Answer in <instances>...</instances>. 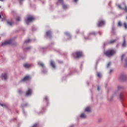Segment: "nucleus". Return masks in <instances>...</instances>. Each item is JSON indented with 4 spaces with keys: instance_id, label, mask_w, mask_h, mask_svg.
I'll use <instances>...</instances> for the list:
<instances>
[{
    "instance_id": "obj_41",
    "label": "nucleus",
    "mask_w": 127,
    "mask_h": 127,
    "mask_svg": "<svg viewBox=\"0 0 127 127\" xmlns=\"http://www.w3.org/2000/svg\"><path fill=\"white\" fill-rule=\"evenodd\" d=\"M126 19H127V18H126Z\"/></svg>"
},
{
    "instance_id": "obj_25",
    "label": "nucleus",
    "mask_w": 127,
    "mask_h": 127,
    "mask_svg": "<svg viewBox=\"0 0 127 127\" xmlns=\"http://www.w3.org/2000/svg\"><path fill=\"white\" fill-rule=\"evenodd\" d=\"M97 77L100 78L101 77V74L100 73H97Z\"/></svg>"
},
{
    "instance_id": "obj_28",
    "label": "nucleus",
    "mask_w": 127,
    "mask_h": 127,
    "mask_svg": "<svg viewBox=\"0 0 127 127\" xmlns=\"http://www.w3.org/2000/svg\"><path fill=\"white\" fill-rule=\"evenodd\" d=\"M30 41H31V40H30V39H28V40H26V41H25V43H27L30 42Z\"/></svg>"
},
{
    "instance_id": "obj_6",
    "label": "nucleus",
    "mask_w": 127,
    "mask_h": 127,
    "mask_svg": "<svg viewBox=\"0 0 127 127\" xmlns=\"http://www.w3.org/2000/svg\"><path fill=\"white\" fill-rule=\"evenodd\" d=\"M125 59V66L127 67V57H126V55L124 54L122 56L121 60L123 61Z\"/></svg>"
},
{
    "instance_id": "obj_23",
    "label": "nucleus",
    "mask_w": 127,
    "mask_h": 127,
    "mask_svg": "<svg viewBox=\"0 0 127 127\" xmlns=\"http://www.w3.org/2000/svg\"><path fill=\"white\" fill-rule=\"evenodd\" d=\"M120 99L123 100V95L122 93L120 94Z\"/></svg>"
},
{
    "instance_id": "obj_21",
    "label": "nucleus",
    "mask_w": 127,
    "mask_h": 127,
    "mask_svg": "<svg viewBox=\"0 0 127 127\" xmlns=\"http://www.w3.org/2000/svg\"><path fill=\"white\" fill-rule=\"evenodd\" d=\"M118 25L119 26L121 27V26H122L123 25H122V23L121 21H119L118 23Z\"/></svg>"
},
{
    "instance_id": "obj_27",
    "label": "nucleus",
    "mask_w": 127,
    "mask_h": 127,
    "mask_svg": "<svg viewBox=\"0 0 127 127\" xmlns=\"http://www.w3.org/2000/svg\"><path fill=\"white\" fill-rule=\"evenodd\" d=\"M21 20V18L20 17L18 16L16 18V21H19Z\"/></svg>"
},
{
    "instance_id": "obj_11",
    "label": "nucleus",
    "mask_w": 127,
    "mask_h": 127,
    "mask_svg": "<svg viewBox=\"0 0 127 127\" xmlns=\"http://www.w3.org/2000/svg\"><path fill=\"white\" fill-rule=\"evenodd\" d=\"M1 77L2 80L6 81V80L7 79V75L6 73H3Z\"/></svg>"
},
{
    "instance_id": "obj_36",
    "label": "nucleus",
    "mask_w": 127,
    "mask_h": 127,
    "mask_svg": "<svg viewBox=\"0 0 127 127\" xmlns=\"http://www.w3.org/2000/svg\"><path fill=\"white\" fill-rule=\"evenodd\" d=\"M45 100H46V101H47L48 98H47V97H46V98H45Z\"/></svg>"
},
{
    "instance_id": "obj_34",
    "label": "nucleus",
    "mask_w": 127,
    "mask_h": 127,
    "mask_svg": "<svg viewBox=\"0 0 127 127\" xmlns=\"http://www.w3.org/2000/svg\"><path fill=\"white\" fill-rule=\"evenodd\" d=\"M74 0V2H77L78 1V0Z\"/></svg>"
},
{
    "instance_id": "obj_19",
    "label": "nucleus",
    "mask_w": 127,
    "mask_h": 127,
    "mask_svg": "<svg viewBox=\"0 0 127 127\" xmlns=\"http://www.w3.org/2000/svg\"><path fill=\"white\" fill-rule=\"evenodd\" d=\"M7 23L9 25H11L12 26L13 24V22H11V21H7Z\"/></svg>"
},
{
    "instance_id": "obj_3",
    "label": "nucleus",
    "mask_w": 127,
    "mask_h": 127,
    "mask_svg": "<svg viewBox=\"0 0 127 127\" xmlns=\"http://www.w3.org/2000/svg\"><path fill=\"white\" fill-rule=\"evenodd\" d=\"M119 80H120V81H127V75L125 74L120 75Z\"/></svg>"
},
{
    "instance_id": "obj_5",
    "label": "nucleus",
    "mask_w": 127,
    "mask_h": 127,
    "mask_svg": "<svg viewBox=\"0 0 127 127\" xmlns=\"http://www.w3.org/2000/svg\"><path fill=\"white\" fill-rule=\"evenodd\" d=\"M34 19L35 18L33 16H29L28 18L26 20L27 24H28L30 22H32L33 20H34Z\"/></svg>"
},
{
    "instance_id": "obj_12",
    "label": "nucleus",
    "mask_w": 127,
    "mask_h": 127,
    "mask_svg": "<svg viewBox=\"0 0 127 127\" xmlns=\"http://www.w3.org/2000/svg\"><path fill=\"white\" fill-rule=\"evenodd\" d=\"M32 94V89L31 88H29L28 90L26 92V96H30Z\"/></svg>"
},
{
    "instance_id": "obj_29",
    "label": "nucleus",
    "mask_w": 127,
    "mask_h": 127,
    "mask_svg": "<svg viewBox=\"0 0 127 127\" xmlns=\"http://www.w3.org/2000/svg\"><path fill=\"white\" fill-rule=\"evenodd\" d=\"M0 106H1V107H5V108H6L7 106L5 104H0Z\"/></svg>"
},
{
    "instance_id": "obj_9",
    "label": "nucleus",
    "mask_w": 127,
    "mask_h": 127,
    "mask_svg": "<svg viewBox=\"0 0 127 127\" xmlns=\"http://www.w3.org/2000/svg\"><path fill=\"white\" fill-rule=\"evenodd\" d=\"M59 2L63 4V8L65 9L67 8V6L66 4H63L64 3L63 0H59Z\"/></svg>"
},
{
    "instance_id": "obj_4",
    "label": "nucleus",
    "mask_w": 127,
    "mask_h": 127,
    "mask_svg": "<svg viewBox=\"0 0 127 127\" xmlns=\"http://www.w3.org/2000/svg\"><path fill=\"white\" fill-rule=\"evenodd\" d=\"M13 41L12 40H8L4 42L3 43H2L1 46H5L7 45H13Z\"/></svg>"
},
{
    "instance_id": "obj_31",
    "label": "nucleus",
    "mask_w": 127,
    "mask_h": 127,
    "mask_svg": "<svg viewBox=\"0 0 127 127\" xmlns=\"http://www.w3.org/2000/svg\"><path fill=\"white\" fill-rule=\"evenodd\" d=\"M118 90H120V89H123V87H122L121 86H118Z\"/></svg>"
},
{
    "instance_id": "obj_35",
    "label": "nucleus",
    "mask_w": 127,
    "mask_h": 127,
    "mask_svg": "<svg viewBox=\"0 0 127 127\" xmlns=\"http://www.w3.org/2000/svg\"><path fill=\"white\" fill-rule=\"evenodd\" d=\"M23 0H19V1H20V2H21Z\"/></svg>"
},
{
    "instance_id": "obj_13",
    "label": "nucleus",
    "mask_w": 127,
    "mask_h": 127,
    "mask_svg": "<svg viewBox=\"0 0 127 127\" xmlns=\"http://www.w3.org/2000/svg\"><path fill=\"white\" fill-rule=\"evenodd\" d=\"M85 112L87 113H90V112H91V108L89 107H87L85 108Z\"/></svg>"
},
{
    "instance_id": "obj_20",
    "label": "nucleus",
    "mask_w": 127,
    "mask_h": 127,
    "mask_svg": "<svg viewBox=\"0 0 127 127\" xmlns=\"http://www.w3.org/2000/svg\"><path fill=\"white\" fill-rule=\"evenodd\" d=\"M38 64H39L40 65H41L42 67H44L45 66L44 64L42 63H41V62H39V63H38Z\"/></svg>"
},
{
    "instance_id": "obj_26",
    "label": "nucleus",
    "mask_w": 127,
    "mask_h": 127,
    "mask_svg": "<svg viewBox=\"0 0 127 127\" xmlns=\"http://www.w3.org/2000/svg\"><path fill=\"white\" fill-rule=\"evenodd\" d=\"M38 124H35L32 127H38Z\"/></svg>"
},
{
    "instance_id": "obj_32",
    "label": "nucleus",
    "mask_w": 127,
    "mask_h": 127,
    "mask_svg": "<svg viewBox=\"0 0 127 127\" xmlns=\"http://www.w3.org/2000/svg\"><path fill=\"white\" fill-rule=\"evenodd\" d=\"M18 93H19V94H21L22 93V91H21V90H18Z\"/></svg>"
},
{
    "instance_id": "obj_37",
    "label": "nucleus",
    "mask_w": 127,
    "mask_h": 127,
    "mask_svg": "<svg viewBox=\"0 0 127 127\" xmlns=\"http://www.w3.org/2000/svg\"><path fill=\"white\" fill-rule=\"evenodd\" d=\"M112 71H113V70H110V73H111Z\"/></svg>"
},
{
    "instance_id": "obj_14",
    "label": "nucleus",
    "mask_w": 127,
    "mask_h": 127,
    "mask_svg": "<svg viewBox=\"0 0 127 127\" xmlns=\"http://www.w3.org/2000/svg\"><path fill=\"white\" fill-rule=\"evenodd\" d=\"M126 45H127L126 40L125 38H124V42H123V43L122 44V47H125L126 46Z\"/></svg>"
},
{
    "instance_id": "obj_40",
    "label": "nucleus",
    "mask_w": 127,
    "mask_h": 127,
    "mask_svg": "<svg viewBox=\"0 0 127 127\" xmlns=\"http://www.w3.org/2000/svg\"><path fill=\"white\" fill-rule=\"evenodd\" d=\"M0 1H2L3 0H0Z\"/></svg>"
},
{
    "instance_id": "obj_7",
    "label": "nucleus",
    "mask_w": 127,
    "mask_h": 127,
    "mask_svg": "<svg viewBox=\"0 0 127 127\" xmlns=\"http://www.w3.org/2000/svg\"><path fill=\"white\" fill-rule=\"evenodd\" d=\"M76 54V58H79L83 56V53L81 51H77L75 52Z\"/></svg>"
},
{
    "instance_id": "obj_39",
    "label": "nucleus",
    "mask_w": 127,
    "mask_h": 127,
    "mask_svg": "<svg viewBox=\"0 0 127 127\" xmlns=\"http://www.w3.org/2000/svg\"><path fill=\"white\" fill-rule=\"evenodd\" d=\"M1 15H0V19L1 18Z\"/></svg>"
},
{
    "instance_id": "obj_33",
    "label": "nucleus",
    "mask_w": 127,
    "mask_h": 127,
    "mask_svg": "<svg viewBox=\"0 0 127 127\" xmlns=\"http://www.w3.org/2000/svg\"><path fill=\"white\" fill-rule=\"evenodd\" d=\"M100 86H98L97 87V90L98 91H100Z\"/></svg>"
},
{
    "instance_id": "obj_16",
    "label": "nucleus",
    "mask_w": 127,
    "mask_h": 127,
    "mask_svg": "<svg viewBox=\"0 0 127 127\" xmlns=\"http://www.w3.org/2000/svg\"><path fill=\"white\" fill-rule=\"evenodd\" d=\"M116 42V40H111L109 42L108 44H112L115 43Z\"/></svg>"
},
{
    "instance_id": "obj_30",
    "label": "nucleus",
    "mask_w": 127,
    "mask_h": 127,
    "mask_svg": "<svg viewBox=\"0 0 127 127\" xmlns=\"http://www.w3.org/2000/svg\"><path fill=\"white\" fill-rule=\"evenodd\" d=\"M111 63H109L108 64H107V67H109V66H110V65H111Z\"/></svg>"
},
{
    "instance_id": "obj_15",
    "label": "nucleus",
    "mask_w": 127,
    "mask_h": 127,
    "mask_svg": "<svg viewBox=\"0 0 127 127\" xmlns=\"http://www.w3.org/2000/svg\"><path fill=\"white\" fill-rule=\"evenodd\" d=\"M80 118L85 119L86 118V115L84 113H82L80 115Z\"/></svg>"
},
{
    "instance_id": "obj_22",
    "label": "nucleus",
    "mask_w": 127,
    "mask_h": 127,
    "mask_svg": "<svg viewBox=\"0 0 127 127\" xmlns=\"http://www.w3.org/2000/svg\"><path fill=\"white\" fill-rule=\"evenodd\" d=\"M124 27L126 29H127V23L125 22L124 23Z\"/></svg>"
},
{
    "instance_id": "obj_38",
    "label": "nucleus",
    "mask_w": 127,
    "mask_h": 127,
    "mask_svg": "<svg viewBox=\"0 0 127 127\" xmlns=\"http://www.w3.org/2000/svg\"><path fill=\"white\" fill-rule=\"evenodd\" d=\"M30 49V48H27V50H29V49Z\"/></svg>"
},
{
    "instance_id": "obj_2",
    "label": "nucleus",
    "mask_w": 127,
    "mask_h": 127,
    "mask_svg": "<svg viewBox=\"0 0 127 127\" xmlns=\"http://www.w3.org/2000/svg\"><path fill=\"white\" fill-rule=\"evenodd\" d=\"M118 7L122 10H124V11L127 12V6L125 3H123L121 4H118Z\"/></svg>"
},
{
    "instance_id": "obj_17",
    "label": "nucleus",
    "mask_w": 127,
    "mask_h": 127,
    "mask_svg": "<svg viewBox=\"0 0 127 127\" xmlns=\"http://www.w3.org/2000/svg\"><path fill=\"white\" fill-rule=\"evenodd\" d=\"M51 65H52V66H53V67L54 68H56V65H55V63L53 61L51 62Z\"/></svg>"
},
{
    "instance_id": "obj_1",
    "label": "nucleus",
    "mask_w": 127,
    "mask_h": 127,
    "mask_svg": "<svg viewBox=\"0 0 127 127\" xmlns=\"http://www.w3.org/2000/svg\"><path fill=\"white\" fill-rule=\"evenodd\" d=\"M116 53V51L114 49H110L104 52V54L108 57H111Z\"/></svg>"
},
{
    "instance_id": "obj_8",
    "label": "nucleus",
    "mask_w": 127,
    "mask_h": 127,
    "mask_svg": "<svg viewBox=\"0 0 127 127\" xmlns=\"http://www.w3.org/2000/svg\"><path fill=\"white\" fill-rule=\"evenodd\" d=\"M105 25V21L104 20H100L98 22L97 24V26L98 27H102V26Z\"/></svg>"
},
{
    "instance_id": "obj_18",
    "label": "nucleus",
    "mask_w": 127,
    "mask_h": 127,
    "mask_svg": "<svg viewBox=\"0 0 127 127\" xmlns=\"http://www.w3.org/2000/svg\"><path fill=\"white\" fill-rule=\"evenodd\" d=\"M24 66L26 68H29L31 66V65L28 64H24Z\"/></svg>"
},
{
    "instance_id": "obj_10",
    "label": "nucleus",
    "mask_w": 127,
    "mask_h": 127,
    "mask_svg": "<svg viewBox=\"0 0 127 127\" xmlns=\"http://www.w3.org/2000/svg\"><path fill=\"white\" fill-rule=\"evenodd\" d=\"M30 77L29 75H26L24 78H23L21 80V82H26V81H28V80H30Z\"/></svg>"
},
{
    "instance_id": "obj_24",
    "label": "nucleus",
    "mask_w": 127,
    "mask_h": 127,
    "mask_svg": "<svg viewBox=\"0 0 127 127\" xmlns=\"http://www.w3.org/2000/svg\"><path fill=\"white\" fill-rule=\"evenodd\" d=\"M46 35L47 36H50L51 35V31H47V33H46Z\"/></svg>"
}]
</instances>
